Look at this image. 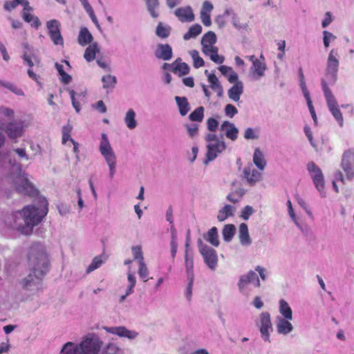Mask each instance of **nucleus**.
Segmentation results:
<instances>
[{
	"label": "nucleus",
	"instance_id": "c85d7f7f",
	"mask_svg": "<svg viewBox=\"0 0 354 354\" xmlns=\"http://www.w3.org/2000/svg\"><path fill=\"white\" fill-rule=\"evenodd\" d=\"M208 82L211 88L216 92L218 97H221L223 95V86L215 74L208 75Z\"/></svg>",
	"mask_w": 354,
	"mask_h": 354
},
{
	"label": "nucleus",
	"instance_id": "49530a36",
	"mask_svg": "<svg viewBox=\"0 0 354 354\" xmlns=\"http://www.w3.org/2000/svg\"><path fill=\"white\" fill-rule=\"evenodd\" d=\"M136 284V278L135 274L130 270L127 272V295H131L134 292V288Z\"/></svg>",
	"mask_w": 354,
	"mask_h": 354
},
{
	"label": "nucleus",
	"instance_id": "6ab92c4d",
	"mask_svg": "<svg viewBox=\"0 0 354 354\" xmlns=\"http://www.w3.org/2000/svg\"><path fill=\"white\" fill-rule=\"evenodd\" d=\"M174 13L181 22H192L194 20V15L189 6L178 8Z\"/></svg>",
	"mask_w": 354,
	"mask_h": 354
},
{
	"label": "nucleus",
	"instance_id": "f03ea898",
	"mask_svg": "<svg viewBox=\"0 0 354 354\" xmlns=\"http://www.w3.org/2000/svg\"><path fill=\"white\" fill-rule=\"evenodd\" d=\"M28 261L32 267V272L21 281L24 289L31 292L41 288V279L48 269V259L44 246L41 243L33 244L29 251Z\"/></svg>",
	"mask_w": 354,
	"mask_h": 354
},
{
	"label": "nucleus",
	"instance_id": "f704fd0d",
	"mask_svg": "<svg viewBox=\"0 0 354 354\" xmlns=\"http://www.w3.org/2000/svg\"><path fill=\"white\" fill-rule=\"evenodd\" d=\"M205 239L208 241L214 247H218L219 245L218 230L216 227H212L204 236Z\"/></svg>",
	"mask_w": 354,
	"mask_h": 354
},
{
	"label": "nucleus",
	"instance_id": "a211bd4d",
	"mask_svg": "<svg viewBox=\"0 0 354 354\" xmlns=\"http://www.w3.org/2000/svg\"><path fill=\"white\" fill-rule=\"evenodd\" d=\"M10 138H19L24 132V122L21 121H14L10 123L4 130Z\"/></svg>",
	"mask_w": 354,
	"mask_h": 354
},
{
	"label": "nucleus",
	"instance_id": "f8f14e48",
	"mask_svg": "<svg viewBox=\"0 0 354 354\" xmlns=\"http://www.w3.org/2000/svg\"><path fill=\"white\" fill-rule=\"evenodd\" d=\"M340 167L346 179L352 180L354 178V149H349L343 153Z\"/></svg>",
	"mask_w": 354,
	"mask_h": 354
},
{
	"label": "nucleus",
	"instance_id": "4468645a",
	"mask_svg": "<svg viewBox=\"0 0 354 354\" xmlns=\"http://www.w3.org/2000/svg\"><path fill=\"white\" fill-rule=\"evenodd\" d=\"M102 328L108 333L115 335L120 337H124L129 340L135 339L139 333L136 330H129L125 326H103Z\"/></svg>",
	"mask_w": 354,
	"mask_h": 354
},
{
	"label": "nucleus",
	"instance_id": "5701e85b",
	"mask_svg": "<svg viewBox=\"0 0 354 354\" xmlns=\"http://www.w3.org/2000/svg\"><path fill=\"white\" fill-rule=\"evenodd\" d=\"M266 69L267 67L265 62L261 61L260 59L255 61L250 68L252 79L259 80L264 76Z\"/></svg>",
	"mask_w": 354,
	"mask_h": 354
},
{
	"label": "nucleus",
	"instance_id": "9b49d317",
	"mask_svg": "<svg viewBox=\"0 0 354 354\" xmlns=\"http://www.w3.org/2000/svg\"><path fill=\"white\" fill-rule=\"evenodd\" d=\"M198 244L200 253L203 256L205 264L210 270H214L218 264V256L216 250L203 244L201 239L198 241Z\"/></svg>",
	"mask_w": 354,
	"mask_h": 354
},
{
	"label": "nucleus",
	"instance_id": "7ed1b4c3",
	"mask_svg": "<svg viewBox=\"0 0 354 354\" xmlns=\"http://www.w3.org/2000/svg\"><path fill=\"white\" fill-rule=\"evenodd\" d=\"M0 161H2L3 164H8L10 167V178L12 179L17 192L30 196L37 193L32 184L28 181L26 174L22 171L21 165L17 164L12 156L11 152L0 155Z\"/></svg>",
	"mask_w": 354,
	"mask_h": 354
},
{
	"label": "nucleus",
	"instance_id": "2eb2a0df",
	"mask_svg": "<svg viewBox=\"0 0 354 354\" xmlns=\"http://www.w3.org/2000/svg\"><path fill=\"white\" fill-rule=\"evenodd\" d=\"M271 331H272V325L270 315L268 312H263L260 315V333L264 341L270 342V333Z\"/></svg>",
	"mask_w": 354,
	"mask_h": 354
},
{
	"label": "nucleus",
	"instance_id": "864d4df0",
	"mask_svg": "<svg viewBox=\"0 0 354 354\" xmlns=\"http://www.w3.org/2000/svg\"><path fill=\"white\" fill-rule=\"evenodd\" d=\"M138 268V274L140 277L145 281H147L149 278V270L145 261L140 262Z\"/></svg>",
	"mask_w": 354,
	"mask_h": 354
},
{
	"label": "nucleus",
	"instance_id": "b1692460",
	"mask_svg": "<svg viewBox=\"0 0 354 354\" xmlns=\"http://www.w3.org/2000/svg\"><path fill=\"white\" fill-rule=\"evenodd\" d=\"M238 237L240 244L243 247H248L252 244L247 224L243 223L239 227Z\"/></svg>",
	"mask_w": 354,
	"mask_h": 354
},
{
	"label": "nucleus",
	"instance_id": "13d9d810",
	"mask_svg": "<svg viewBox=\"0 0 354 354\" xmlns=\"http://www.w3.org/2000/svg\"><path fill=\"white\" fill-rule=\"evenodd\" d=\"M287 207H288V214H289L290 217L291 218L292 221L294 222V223L296 225L297 227H298L299 229H301V226L297 221V218L296 217V215L295 214V212H294V209H293V207L292 205V203L290 200H288L287 201Z\"/></svg>",
	"mask_w": 354,
	"mask_h": 354
},
{
	"label": "nucleus",
	"instance_id": "72a5a7b5",
	"mask_svg": "<svg viewBox=\"0 0 354 354\" xmlns=\"http://www.w3.org/2000/svg\"><path fill=\"white\" fill-rule=\"evenodd\" d=\"M253 162L260 170H263L266 165V162L265 160L263 153L259 148L254 149Z\"/></svg>",
	"mask_w": 354,
	"mask_h": 354
},
{
	"label": "nucleus",
	"instance_id": "9d476101",
	"mask_svg": "<svg viewBox=\"0 0 354 354\" xmlns=\"http://www.w3.org/2000/svg\"><path fill=\"white\" fill-rule=\"evenodd\" d=\"M102 346V342L97 335L87 337L78 344L80 354H98Z\"/></svg>",
	"mask_w": 354,
	"mask_h": 354
},
{
	"label": "nucleus",
	"instance_id": "37998d69",
	"mask_svg": "<svg viewBox=\"0 0 354 354\" xmlns=\"http://www.w3.org/2000/svg\"><path fill=\"white\" fill-rule=\"evenodd\" d=\"M103 88L105 89H113L117 84V78L114 75H106L102 77Z\"/></svg>",
	"mask_w": 354,
	"mask_h": 354
},
{
	"label": "nucleus",
	"instance_id": "dca6fc26",
	"mask_svg": "<svg viewBox=\"0 0 354 354\" xmlns=\"http://www.w3.org/2000/svg\"><path fill=\"white\" fill-rule=\"evenodd\" d=\"M243 178L250 186L254 185L261 180V174L255 169L252 164H249L243 169Z\"/></svg>",
	"mask_w": 354,
	"mask_h": 354
},
{
	"label": "nucleus",
	"instance_id": "4d7b16f0",
	"mask_svg": "<svg viewBox=\"0 0 354 354\" xmlns=\"http://www.w3.org/2000/svg\"><path fill=\"white\" fill-rule=\"evenodd\" d=\"M259 137V131L252 128L248 127L245 130L244 138L246 140H256Z\"/></svg>",
	"mask_w": 354,
	"mask_h": 354
},
{
	"label": "nucleus",
	"instance_id": "423d86ee",
	"mask_svg": "<svg viewBox=\"0 0 354 354\" xmlns=\"http://www.w3.org/2000/svg\"><path fill=\"white\" fill-rule=\"evenodd\" d=\"M321 84L328 108L339 126L342 127L344 126V118L337 102L324 79L322 80Z\"/></svg>",
	"mask_w": 354,
	"mask_h": 354
},
{
	"label": "nucleus",
	"instance_id": "cd10ccee",
	"mask_svg": "<svg viewBox=\"0 0 354 354\" xmlns=\"http://www.w3.org/2000/svg\"><path fill=\"white\" fill-rule=\"evenodd\" d=\"M175 100L181 116L186 115L190 110L189 103L185 97H175Z\"/></svg>",
	"mask_w": 354,
	"mask_h": 354
},
{
	"label": "nucleus",
	"instance_id": "20e7f679",
	"mask_svg": "<svg viewBox=\"0 0 354 354\" xmlns=\"http://www.w3.org/2000/svg\"><path fill=\"white\" fill-rule=\"evenodd\" d=\"M99 151L109 167V176L113 178L116 172L117 157L111 145L108 136L104 133L101 135Z\"/></svg>",
	"mask_w": 354,
	"mask_h": 354
},
{
	"label": "nucleus",
	"instance_id": "0eeeda50",
	"mask_svg": "<svg viewBox=\"0 0 354 354\" xmlns=\"http://www.w3.org/2000/svg\"><path fill=\"white\" fill-rule=\"evenodd\" d=\"M252 286L255 288L261 286V282L258 275L252 270L239 277L237 286L239 292L246 297H249L252 292Z\"/></svg>",
	"mask_w": 354,
	"mask_h": 354
},
{
	"label": "nucleus",
	"instance_id": "c03bdc74",
	"mask_svg": "<svg viewBox=\"0 0 354 354\" xmlns=\"http://www.w3.org/2000/svg\"><path fill=\"white\" fill-rule=\"evenodd\" d=\"M204 118V107L198 106L189 115V119L192 122H201Z\"/></svg>",
	"mask_w": 354,
	"mask_h": 354
},
{
	"label": "nucleus",
	"instance_id": "412c9836",
	"mask_svg": "<svg viewBox=\"0 0 354 354\" xmlns=\"http://www.w3.org/2000/svg\"><path fill=\"white\" fill-rule=\"evenodd\" d=\"M220 129L225 132V136L231 140L234 141L237 139L239 130L233 123L225 121L221 125Z\"/></svg>",
	"mask_w": 354,
	"mask_h": 354
},
{
	"label": "nucleus",
	"instance_id": "a19ab883",
	"mask_svg": "<svg viewBox=\"0 0 354 354\" xmlns=\"http://www.w3.org/2000/svg\"><path fill=\"white\" fill-rule=\"evenodd\" d=\"M80 353L78 344L68 342L64 345L60 354H80Z\"/></svg>",
	"mask_w": 354,
	"mask_h": 354
},
{
	"label": "nucleus",
	"instance_id": "7c9ffc66",
	"mask_svg": "<svg viewBox=\"0 0 354 354\" xmlns=\"http://www.w3.org/2000/svg\"><path fill=\"white\" fill-rule=\"evenodd\" d=\"M100 52V48L97 43L94 42L90 44L85 50L84 57V59L91 62L95 58L96 53Z\"/></svg>",
	"mask_w": 354,
	"mask_h": 354
},
{
	"label": "nucleus",
	"instance_id": "39448f33",
	"mask_svg": "<svg viewBox=\"0 0 354 354\" xmlns=\"http://www.w3.org/2000/svg\"><path fill=\"white\" fill-rule=\"evenodd\" d=\"M207 142L206 159L204 164L207 165L209 162L214 160L221 153L226 149V144L223 140V136L219 138L214 133H208L205 136Z\"/></svg>",
	"mask_w": 354,
	"mask_h": 354
},
{
	"label": "nucleus",
	"instance_id": "ddd939ff",
	"mask_svg": "<svg viewBox=\"0 0 354 354\" xmlns=\"http://www.w3.org/2000/svg\"><path fill=\"white\" fill-rule=\"evenodd\" d=\"M48 35L56 46H63L64 39L61 34V23L57 19H51L46 22Z\"/></svg>",
	"mask_w": 354,
	"mask_h": 354
},
{
	"label": "nucleus",
	"instance_id": "c756f323",
	"mask_svg": "<svg viewBox=\"0 0 354 354\" xmlns=\"http://www.w3.org/2000/svg\"><path fill=\"white\" fill-rule=\"evenodd\" d=\"M136 112L133 109H129L127 111L124 118V121L128 129L132 130L134 129L137 125L138 122L136 120Z\"/></svg>",
	"mask_w": 354,
	"mask_h": 354
},
{
	"label": "nucleus",
	"instance_id": "aec40b11",
	"mask_svg": "<svg viewBox=\"0 0 354 354\" xmlns=\"http://www.w3.org/2000/svg\"><path fill=\"white\" fill-rule=\"evenodd\" d=\"M14 117L12 109L1 106L0 107V129L5 130Z\"/></svg>",
	"mask_w": 354,
	"mask_h": 354
},
{
	"label": "nucleus",
	"instance_id": "79ce46f5",
	"mask_svg": "<svg viewBox=\"0 0 354 354\" xmlns=\"http://www.w3.org/2000/svg\"><path fill=\"white\" fill-rule=\"evenodd\" d=\"M171 32V27L168 25H165L160 22L156 30V34L158 37L165 39L169 36Z\"/></svg>",
	"mask_w": 354,
	"mask_h": 354
},
{
	"label": "nucleus",
	"instance_id": "052dcab7",
	"mask_svg": "<svg viewBox=\"0 0 354 354\" xmlns=\"http://www.w3.org/2000/svg\"><path fill=\"white\" fill-rule=\"evenodd\" d=\"M225 114L232 118L238 113L237 109L231 104H227L224 109Z\"/></svg>",
	"mask_w": 354,
	"mask_h": 354
},
{
	"label": "nucleus",
	"instance_id": "e2e57ef3",
	"mask_svg": "<svg viewBox=\"0 0 354 354\" xmlns=\"http://www.w3.org/2000/svg\"><path fill=\"white\" fill-rule=\"evenodd\" d=\"M67 90H68V93L70 95V97H71V101H72L73 106L75 109L76 112L79 113L81 108H80V103L77 101V100L75 98V95H76L75 92L73 90L69 89V88H68Z\"/></svg>",
	"mask_w": 354,
	"mask_h": 354
},
{
	"label": "nucleus",
	"instance_id": "8fccbe9b",
	"mask_svg": "<svg viewBox=\"0 0 354 354\" xmlns=\"http://www.w3.org/2000/svg\"><path fill=\"white\" fill-rule=\"evenodd\" d=\"M189 55L194 62V66L198 68L204 66L205 62L202 57H200L199 53L196 50L189 51Z\"/></svg>",
	"mask_w": 354,
	"mask_h": 354
},
{
	"label": "nucleus",
	"instance_id": "bb28decb",
	"mask_svg": "<svg viewBox=\"0 0 354 354\" xmlns=\"http://www.w3.org/2000/svg\"><path fill=\"white\" fill-rule=\"evenodd\" d=\"M243 93V84L242 82L234 84L227 91L228 97L234 102H239Z\"/></svg>",
	"mask_w": 354,
	"mask_h": 354
},
{
	"label": "nucleus",
	"instance_id": "6e6d98bb",
	"mask_svg": "<svg viewBox=\"0 0 354 354\" xmlns=\"http://www.w3.org/2000/svg\"><path fill=\"white\" fill-rule=\"evenodd\" d=\"M336 38V36L334 35L332 32L327 30L323 31V42L326 48H328L330 43L334 41Z\"/></svg>",
	"mask_w": 354,
	"mask_h": 354
},
{
	"label": "nucleus",
	"instance_id": "58836bf2",
	"mask_svg": "<svg viewBox=\"0 0 354 354\" xmlns=\"http://www.w3.org/2000/svg\"><path fill=\"white\" fill-rule=\"evenodd\" d=\"M185 259L187 279H194V259L187 250L185 252Z\"/></svg>",
	"mask_w": 354,
	"mask_h": 354
},
{
	"label": "nucleus",
	"instance_id": "774afa93",
	"mask_svg": "<svg viewBox=\"0 0 354 354\" xmlns=\"http://www.w3.org/2000/svg\"><path fill=\"white\" fill-rule=\"evenodd\" d=\"M304 133H305L306 136L307 137L309 142L310 143V145L313 148H316V144L313 140V133H312L310 127H309L308 126H305L304 128Z\"/></svg>",
	"mask_w": 354,
	"mask_h": 354
},
{
	"label": "nucleus",
	"instance_id": "69168bd1",
	"mask_svg": "<svg viewBox=\"0 0 354 354\" xmlns=\"http://www.w3.org/2000/svg\"><path fill=\"white\" fill-rule=\"evenodd\" d=\"M119 351L118 346L113 343H109L102 351V354H117Z\"/></svg>",
	"mask_w": 354,
	"mask_h": 354
},
{
	"label": "nucleus",
	"instance_id": "de8ad7c7",
	"mask_svg": "<svg viewBox=\"0 0 354 354\" xmlns=\"http://www.w3.org/2000/svg\"><path fill=\"white\" fill-rule=\"evenodd\" d=\"M104 261L102 259V255L94 257L90 265L86 268V273L89 274L91 272L100 268L102 265Z\"/></svg>",
	"mask_w": 354,
	"mask_h": 354
},
{
	"label": "nucleus",
	"instance_id": "c9c22d12",
	"mask_svg": "<svg viewBox=\"0 0 354 354\" xmlns=\"http://www.w3.org/2000/svg\"><path fill=\"white\" fill-rule=\"evenodd\" d=\"M175 63V74L183 76L189 73V66L185 62H182L180 58L176 59Z\"/></svg>",
	"mask_w": 354,
	"mask_h": 354
},
{
	"label": "nucleus",
	"instance_id": "a878e982",
	"mask_svg": "<svg viewBox=\"0 0 354 354\" xmlns=\"http://www.w3.org/2000/svg\"><path fill=\"white\" fill-rule=\"evenodd\" d=\"M203 53L208 56L210 59L216 64H222L223 63L225 58L222 55H219L218 54V49L216 46H211L202 48Z\"/></svg>",
	"mask_w": 354,
	"mask_h": 354
},
{
	"label": "nucleus",
	"instance_id": "3c124183",
	"mask_svg": "<svg viewBox=\"0 0 354 354\" xmlns=\"http://www.w3.org/2000/svg\"><path fill=\"white\" fill-rule=\"evenodd\" d=\"M22 5L25 7V5L28 4V0H13L11 1H6L4 3V9L8 11H11L15 9L18 5Z\"/></svg>",
	"mask_w": 354,
	"mask_h": 354
},
{
	"label": "nucleus",
	"instance_id": "bf43d9fd",
	"mask_svg": "<svg viewBox=\"0 0 354 354\" xmlns=\"http://www.w3.org/2000/svg\"><path fill=\"white\" fill-rule=\"evenodd\" d=\"M132 254L135 259L138 261V263L141 261H144L143 254L140 246H133L131 248Z\"/></svg>",
	"mask_w": 354,
	"mask_h": 354
},
{
	"label": "nucleus",
	"instance_id": "680f3d73",
	"mask_svg": "<svg viewBox=\"0 0 354 354\" xmlns=\"http://www.w3.org/2000/svg\"><path fill=\"white\" fill-rule=\"evenodd\" d=\"M254 212V210L252 206L247 205L245 206L241 212V217L247 221L249 219L250 216Z\"/></svg>",
	"mask_w": 354,
	"mask_h": 354
},
{
	"label": "nucleus",
	"instance_id": "e433bc0d",
	"mask_svg": "<svg viewBox=\"0 0 354 354\" xmlns=\"http://www.w3.org/2000/svg\"><path fill=\"white\" fill-rule=\"evenodd\" d=\"M234 211V207L233 206L230 205H225L218 211L217 219L221 222L224 221L229 216H232L233 215Z\"/></svg>",
	"mask_w": 354,
	"mask_h": 354
},
{
	"label": "nucleus",
	"instance_id": "338daca9",
	"mask_svg": "<svg viewBox=\"0 0 354 354\" xmlns=\"http://www.w3.org/2000/svg\"><path fill=\"white\" fill-rule=\"evenodd\" d=\"M188 284L186 287L185 292V298L188 301H190L192 300V288H193V283H194V279H188Z\"/></svg>",
	"mask_w": 354,
	"mask_h": 354
},
{
	"label": "nucleus",
	"instance_id": "f257e3e1",
	"mask_svg": "<svg viewBox=\"0 0 354 354\" xmlns=\"http://www.w3.org/2000/svg\"><path fill=\"white\" fill-rule=\"evenodd\" d=\"M39 205H27L21 211L9 215L6 224L20 233L28 235L32 233L33 227L38 225L48 212V202L46 198L39 197Z\"/></svg>",
	"mask_w": 354,
	"mask_h": 354
},
{
	"label": "nucleus",
	"instance_id": "603ef678",
	"mask_svg": "<svg viewBox=\"0 0 354 354\" xmlns=\"http://www.w3.org/2000/svg\"><path fill=\"white\" fill-rule=\"evenodd\" d=\"M147 6V9L153 18H156L158 14L156 12V9L158 7V0H145Z\"/></svg>",
	"mask_w": 354,
	"mask_h": 354
},
{
	"label": "nucleus",
	"instance_id": "ea45409f",
	"mask_svg": "<svg viewBox=\"0 0 354 354\" xmlns=\"http://www.w3.org/2000/svg\"><path fill=\"white\" fill-rule=\"evenodd\" d=\"M236 232V227L233 224L225 225L222 230L223 240L226 242H230Z\"/></svg>",
	"mask_w": 354,
	"mask_h": 354
},
{
	"label": "nucleus",
	"instance_id": "2f4dec72",
	"mask_svg": "<svg viewBox=\"0 0 354 354\" xmlns=\"http://www.w3.org/2000/svg\"><path fill=\"white\" fill-rule=\"evenodd\" d=\"M93 40V36L86 28H82L78 35V43L82 46L90 44Z\"/></svg>",
	"mask_w": 354,
	"mask_h": 354
},
{
	"label": "nucleus",
	"instance_id": "a18cd8bd",
	"mask_svg": "<svg viewBox=\"0 0 354 354\" xmlns=\"http://www.w3.org/2000/svg\"><path fill=\"white\" fill-rule=\"evenodd\" d=\"M202 31V27L200 24H194L192 26L188 32H186L184 36L183 39L185 40H189L191 38H194L197 37L199 34H201Z\"/></svg>",
	"mask_w": 354,
	"mask_h": 354
},
{
	"label": "nucleus",
	"instance_id": "1a4fd4ad",
	"mask_svg": "<svg viewBox=\"0 0 354 354\" xmlns=\"http://www.w3.org/2000/svg\"><path fill=\"white\" fill-rule=\"evenodd\" d=\"M306 168L321 197H326V194L324 191V177L322 169L313 161L308 163Z\"/></svg>",
	"mask_w": 354,
	"mask_h": 354
},
{
	"label": "nucleus",
	"instance_id": "0e129e2a",
	"mask_svg": "<svg viewBox=\"0 0 354 354\" xmlns=\"http://www.w3.org/2000/svg\"><path fill=\"white\" fill-rule=\"evenodd\" d=\"M296 201L298 203V205L302 207L305 212H306V214L309 216H312V212H310V210L308 208V204L306 202V201L301 198V196H296Z\"/></svg>",
	"mask_w": 354,
	"mask_h": 354
},
{
	"label": "nucleus",
	"instance_id": "473e14b6",
	"mask_svg": "<svg viewBox=\"0 0 354 354\" xmlns=\"http://www.w3.org/2000/svg\"><path fill=\"white\" fill-rule=\"evenodd\" d=\"M279 313L283 316V318L287 319H292V310L284 299L279 300Z\"/></svg>",
	"mask_w": 354,
	"mask_h": 354
},
{
	"label": "nucleus",
	"instance_id": "09e8293b",
	"mask_svg": "<svg viewBox=\"0 0 354 354\" xmlns=\"http://www.w3.org/2000/svg\"><path fill=\"white\" fill-rule=\"evenodd\" d=\"M185 127L187 130L188 136L194 139L196 137H197L199 134V124L196 123H192V124H185Z\"/></svg>",
	"mask_w": 354,
	"mask_h": 354
},
{
	"label": "nucleus",
	"instance_id": "f3484780",
	"mask_svg": "<svg viewBox=\"0 0 354 354\" xmlns=\"http://www.w3.org/2000/svg\"><path fill=\"white\" fill-rule=\"evenodd\" d=\"M154 55L158 59L169 61L173 57L172 48L168 44H158Z\"/></svg>",
	"mask_w": 354,
	"mask_h": 354
},
{
	"label": "nucleus",
	"instance_id": "5fc2aeb1",
	"mask_svg": "<svg viewBox=\"0 0 354 354\" xmlns=\"http://www.w3.org/2000/svg\"><path fill=\"white\" fill-rule=\"evenodd\" d=\"M0 85L7 88L8 89H9L12 92H13L17 95H24L23 91L20 88H18L16 85L13 84L12 83L3 82L0 81Z\"/></svg>",
	"mask_w": 354,
	"mask_h": 354
},
{
	"label": "nucleus",
	"instance_id": "4c0bfd02",
	"mask_svg": "<svg viewBox=\"0 0 354 354\" xmlns=\"http://www.w3.org/2000/svg\"><path fill=\"white\" fill-rule=\"evenodd\" d=\"M216 42V34L212 31H209L205 34L201 39L202 48L214 46Z\"/></svg>",
	"mask_w": 354,
	"mask_h": 354
},
{
	"label": "nucleus",
	"instance_id": "4be33fe9",
	"mask_svg": "<svg viewBox=\"0 0 354 354\" xmlns=\"http://www.w3.org/2000/svg\"><path fill=\"white\" fill-rule=\"evenodd\" d=\"M290 320L281 317H277L276 327L279 334L286 335L292 331L293 326L290 322Z\"/></svg>",
	"mask_w": 354,
	"mask_h": 354
},
{
	"label": "nucleus",
	"instance_id": "393cba45",
	"mask_svg": "<svg viewBox=\"0 0 354 354\" xmlns=\"http://www.w3.org/2000/svg\"><path fill=\"white\" fill-rule=\"evenodd\" d=\"M32 8L28 4L25 5V7H24L23 12H22V17L24 20L28 23H30L31 26L38 28L41 23L39 21V19L37 17L31 14Z\"/></svg>",
	"mask_w": 354,
	"mask_h": 354
},
{
	"label": "nucleus",
	"instance_id": "6e6552de",
	"mask_svg": "<svg viewBox=\"0 0 354 354\" xmlns=\"http://www.w3.org/2000/svg\"><path fill=\"white\" fill-rule=\"evenodd\" d=\"M339 54L337 49L330 50L326 59V75L330 84H335L337 79V73L339 66Z\"/></svg>",
	"mask_w": 354,
	"mask_h": 354
}]
</instances>
